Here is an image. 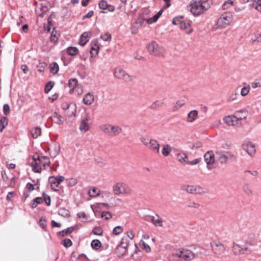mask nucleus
<instances>
[{
  "mask_svg": "<svg viewBox=\"0 0 261 261\" xmlns=\"http://www.w3.org/2000/svg\"><path fill=\"white\" fill-rule=\"evenodd\" d=\"M212 0H198L188 7V9L194 15H199L207 10L212 5Z\"/></svg>",
  "mask_w": 261,
  "mask_h": 261,
  "instance_id": "obj_1",
  "label": "nucleus"
},
{
  "mask_svg": "<svg viewBox=\"0 0 261 261\" xmlns=\"http://www.w3.org/2000/svg\"><path fill=\"white\" fill-rule=\"evenodd\" d=\"M32 164V170L36 173H40L42 171L41 165L45 166L49 162V159L45 156H40L38 154L34 155Z\"/></svg>",
  "mask_w": 261,
  "mask_h": 261,
  "instance_id": "obj_2",
  "label": "nucleus"
},
{
  "mask_svg": "<svg viewBox=\"0 0 261 261\" xmlns=\"http://www.w3.org/2000/svg\"><path fill=\"white\" fill-rule=\"evenodd\" d=\"M99 128L105 134L111 137L116 136L122 132V128L119 126L110 124H102L99 126Z\"/></svg>",
  "mask_w": 261,
  "mask_h": 261,
  "instance_id": "obj_3",
  "label": "nucleus"
},
{
  "mask_svg": "<svg viewBox=\"0 0 261 261\" xmlns=\"http://www.w3.org/2000/svg\"><path fill=\"white\" fill-rule=\"evenodd\" d=\"M148 52L152 55L156 56H163L165 53V49L162 46H160L156 42L152 41L147 45Z\"/></svg>",
  "mask_w": 261,
  "mask_h": 261,
  "instance_id": "obj_4",
  "label": "nucleus"
},
{
  "mask_svg": "<svg viewBox=\"0 0 261 261\" xmlns=\"http://www.w3.org/2000/svg\"><path fill=\"white\" fill-rule=\"evenodd\" d=\"M129 241L126 237H123L121 239V242L117 245L115 249V253L119 257H122L125 254L128 245Z\"/></svg>",
  "mask_w": 261,
  "mask_h": 261,
  "instance_id": "obj_5",
  "label": "nucleus"
},
{
  "mask_svg": "<svg viewBox=\"0 0 261 261\" xmlns=\"http://www.w3.org/2000/svg\"><path fill=\"white\" fill-rule=\"evenodd\" d=\"M141 142L153 151L159 153L160 145L156 140L149 139L147 138H142Z\"/></svg>",
  "mask_w": 261,
  "mask_h": 261,
  "instance_id": "obj_6",
  "label": "nucleus"
},
{
  "mask_svg": "<svg viewBox=\"0 0 261 261\" xmlns=\"http://www.w3.org/2000/svg\"><path fill=\"white\" fill-rule=\"evenodd\" d=\"M176 255L186 260L189 261L195 257V254L188 249H182L176 251Z\"/></svg>",
  "mask_w": 261,
  "mask_h": 261,
  "instance_id": "obj_7",
  "label": "nucleus"
},
{
  "mask_svg": "<svg viewBox=\"0 0 261 261\" xmlns=\"http://www.w3.org/2000/svg\"><path fill=\"white\" fill-rule=\"evenodd\" d=\"M114 75L116 78L123 80L126 82H129L133 80V76L129 75L121 68L116 69L114 72Z\"/></svg>",
  "mask_w": 261,
  "mask_h": 261,
  "instance_id": "obj_8",
  "label": "nucleus"
},
{
  "mask_svg": "<svg viewBox=\"0 0 261 261\" xmlns=\"http://www.w3.org/2000/svg\"><path fill=\"white\" fill-rule=\"evenodd\" d=\"M216 154L218 161L221 164H225L227 160H231L233 158V154L228 151H216Z\"/></svg>",
  "mask_w": 261,
  "mask_h": 261,
  "instance_id": "obj_9",
  "label": "nucleus"
},
{
  "mask_svg": "<svg viewBox=\"0 0 261 261\" xmlns=\"http://www.w3.org/2000/svg\"><path fill=\"white\" fill-rule=\"evenodd\" d=\"M232 15L230 13H225L218 20V23L222 27L225 28L230 23Z\"/></svg>",
  "mask_w": 261,
  "mask_h": 261,
  "instance_id": "obj_10",
  "label": "nucleus"
},
{
  "mask_svg": "<svg viewBox=\"0 0 261 261\" xmlns=\"http://www.w3.org/2000/svg\"><path fill=\"white\" fill-rule=\"evenodd\" d=\"M185 190L189 193L193 194H201L205 193L203 189L199 186H187Z\"/></svg>",
  "mask_w": 261,
  "mask_h": 261,
  "instance_id": "obj_11",
  "label": "nucleus"
},
{
  "mask_svg": "<svg viewBox=\"0 0 261 261\" xmlns=\"http://www.w3.org/2000/svg\"><path fill=\"white\" fill-rule=\"evenodd\" d=\"M211 245L212 250L216 254H221L224 251V246L220 242H214L213 243H211Z\"/></svg>",
  "mask_w": 261,
  "mask_h": 261,
  "instance_id": "obj_12",
  "label": "nucleus"
},
{
  "mask_svg": "<svg viewBox=\"0 0 261 261\" xmlns=\"http://www.w3.org/2000/svg\"><path fill=\"white\" fill-rule=\"evenodd\" d=\"M243 148L250 156H252L256 151L254 145L250 142L244 144Z\"/></svg>",
  "mask_w": 261,
  "mask_h": 261,
  "instance_id": "obj_13",
  "label": "nucleus"
},
{
  "mask_svg": "<svg viewBox=\"0 0 261 261\" xmlns=\"http://www.w3.org/2000/svg\"><path fill=\"white\" fill-rule=\"evenodd\" d=\"M204 159L207 165L212 164L215 162L214 154L212 151H208L205 153Z\"/></svg>",
  "mask_w": 261,
  "mask_h": 261,
  "instance_id": "obj_14",
  "label": "nucleus"
},
{
  "mask_svg": "<svg viewBox=\"0 0 261 261\" xmlns=\"http://www.w3.org/2000/svg\"><path fill=\"white\" fill-rule=\"evenodd\" d=\"M91 38V34L88 32H84L80 37V44L84 46Z\"/></svg>",
  "mask_w": 261,
  "mask_h": 261,
  "instance_id": "obj_15",
  "label": "nucleus"
},
{
  "mask_svg": "<svg viewBox=\"0 0 261 261\" xmlns=\"http://www.w3.org/2000/svg\"><path fill=\"white\" fill-rule=\"evenodd\" d=\"M72 107V109H73V111H72L71 114H70V116H75L76 113V105L75 104H71L68 102H63L61 105V108L63 110H66L69 109L70 108Z\"/></svg>",
  "mask_w": 261,
  "mask_h": 261,
  "instance_id": "obj_16",
  "label": "nucleus"
},
{
  "mask_svg": "<svg viewBox=\"0 0 261 261\" xmlns=\"http://www.w3.org/2000/svg\"><path fill=\"white\" fill-rule=\"evenodd\" d=\"M88 119L86 118L81 120L80 125V129L82 132H86L88 131L89 129V126L88 124Z\"/></svg>",
  "mask_w": 261,
  "mask_h": 261,
  "instance_id": "obj_17",
  "label": "nucleus"
},
{
  "mask_svg": "<svg viewBox=\"0 0 261 261\" xmlns=\"http://www.w3.org/2000/svg\"><path fill=\"white\" fill-rule=\"evenodd\" d=\"M99 49V45L96 43L92 42L91 43L90 54L91 57H94L98 54Z\"/></svg>",
  "mask_w": 261,
  "mask_h": 261,
  "instance_id": "obj_18",
  "label": "nucleus"
},
{
  "mask_svg": "<svg viewBox=\"0 0 261 261\" xmlns=\"http://www.w3.org/2000/svg\"><path fill=\"white\" fill-rule=\"evenodd\" d=\"M94 99V96L91 93H88L83 98V102L86 105L90 106L92 103Z\"/></svg>",
  "mask_w": 261,
  "mask_h": 261,
  "instance_id": "obj_19",
  "label": "nucleus"
},
{
  "mask_svg": "<svg viewBox=\"0 0 261 261\" xmlns=\"http://www.w3.org/2000/svg\"><path fill=\"white\" fill-rule=\"evenodd\" d=\"M49 182L53 190L55 191H59V185L57 184V179L55 176H50L49 177Z\"/></svg>",
  "mask_w": 261,
  "mask_h": 261,
  "instance_id": "obj_20",
  "label": "nucleus"
},
{
  "mask_svg": "<svg viewBox=\"0 0 261 261\" xmlns=\"http://www.w3.org/2000/svg\"><path fill=\"white\" fill-rule=\"evenodd\" d=\"M243 191L248 197H251L253 194L251 188L248 184H245L243 185Z\"/></svg>",
  "mask_w": 261,
  "mask_h": 261,
  "instance_id": "obj_21",
  "label": "nucleus"
},
{
  "mask_svg": "<svg viewBox=\"0 0 261 261\" xmlns=\"http://www.w3.org/2000/svg\"><path fill=\"white\" fill-rule=\"evenodd\" d=\"M78 81L76 79H70L68 81V86L70 88V93H72L73 90L76 87Z\"/></svg>",
  "mask_w": 261,
  "mask_h": 261,
  "instance_id": "obj_22",
  "label": "nucleus"
},
{
  "mask_svg": "<svg viewBox=\"0 0 261 261\" xmlns=\"http://www.w3.org/2000/svg\"><path fill=\"white\" fill-rule=\"evenodd\" d=\"M236 115H237L239 120H241L246 118L248 115V112L245 109H242L237 111Z\"/></svg>",
  "mask_w": 261,
  "mask_h": 261,
  "instance_id": "obj_23",
  "label": "nucleus"
},
{
  "mask_svg": "<svg viewBox=\"0 0 261 261\" xmlns=\"http://www.w3.org/2000/svg\"><path fill=\"white\" fill-rule=\"evenodd\" d=\"M197 117V112L196 110L190 111L188 114V121L192 122L194 121Z\"/></svg>",
  "mask_w": 261,
  "mask_h": 261,
  "instance_id": "obj_24",
  "label": "nucleus"
},
{
  "mask_svg": "<svg viewBox=\"0 0 261 261\" xmlns=\"http://www.w3.org/2000/svg\"><path fill=\"white\" fill-rule=\"evenodd\" d=\"M171 150L172 147L168 144H165L163 145L162 153L164 156H167L169 155V153Z\"/></svg>",
  "mask_w": 261,
  "mask_h": 261,
  "instance_id": "obj_25",
  "label": "nucleus"
},
{
  "mask_svg": "<svg viewBox=\"0 0 261 261\" xmlns=\"http://www.w3.org/2000/svg\"><path fill=\"white\" fill-rule=\"evenodd\" d=\"M113 191L116 195L122 194L121 184L118 182L114 185L113 186Z\"/></svg>",
  "mask_w": 261,
  "mask_h": 261,
  "instance_id": "obj_26",
  "label": "nucleus"
},
{
  "mask_svg": "<svg viewBox=\"0 0 261 261\" xmlns=\"http://www.w3.org/2000/svg\"><path fill=\"white\" fill-rule=\"evenodd\" d=\"M74 230L73 227H68L64 230L58 232V234L62 237H65L72 233Z\"/></svg>",
  "mask_w": 261,
  "mask_h": 261,
  "instance_id": "obj_27",
  "label": "nucleus"
},
{
  "mask_svg": "<svg viewBox=\"0 0 261 261\" xmlns=\"http://www.w3.org/2000/svg\"><path fill=\"white\" fill-rule=\"evenodd\" d=\"M50 71L54 74H57L59 71V66L56 62H53L49 65Z\"/></svg>",
  "mask_w": 261,
  "mask_h": 261,
  "instance_id": "obj_28",
  "label": "nucleus"
},
{
  "mask_svg": "<svg viewBox=\"0 0 261 261\" xmlns=\"http://www.w3.org/2000/svg\"><path fill=\"white\" fill-rule=\"evenodd\" d=\"M31 135L33 138L36 139L40 136L41 134V129L40 127H35L31 130Z\"/></svg>",
  "mask_w": 261,
  "mask_h": 261,
  "instance_id": "obj_29",
  "label": "nucleus"
},
{
  "mask_svg": "<svg viewBox=\"0 0 261 261\" xmlns=\"http://www.w3.org/2000/svg\"><path fill=\"white\" fill-rule=\"evenodd\" d=\"M8 124V119L6 117H3L0 120V132H3L4 129Z\"/></svg>",
  "mask_w": 261,
  "mask_h": 261,
  "instance_id": "obj_30",
  "label": "nucleus"
},
{
  "mask_svg": "<svg viewBox=\"0 0 261 261\" xmlns=\"http://www.w3.org/2000/svg\"><path fill=\"white\" fill-rule=\"evenodd\" d=\"M67 53L70 56H75L79 53L78 48L76 47H69L67 48Z\"/></svg>",
  "mask_w": 261,
  "mask_h": 261,
  "instance_id": "obj_31",
  "label": "nucleus"
},
{
  "mask_svg": "<svg viewBox=\"0 0 261 261\" xmlns=\"http://www.w3.org/2000/svg\"><path fill=\"white\" fill-rule=\"evenodd\" d=\"M59 215L62 216L65 218L68 217L70 216V213L68 210L65 208H60L58 212Z\"/></svg>",
  "mask_w": 261,
  "mask_h": 261,
  "instance_id": "obj_32",
  "label": "nucleus"
},
{
  "mask_svg": "<svg viewBox=\"0 0 261 261\" xmlns=\"http://www.w3.org/2000/svg\"><path fill=\"white\" fill-rule=\"evenodd\" d=\"M101 242L98 240H93L91 243V246L93 249L98 250L101 246Z\"/></svg>",
  "mask_w": 261,
  "mask_h": 261,
  "instance_id": "obj_33",
  "label": "nucleus"
},
{
  "mask_svg": "<svg viewBox=\"0 0 261 261\" xmlns=\"http://www.w3.org/2000/svg\"><path fill=\"white\" fill-rule=\"evenodd\" d=\"M177 159L180 162H185L187 163V155L184 153H179L177 154L176 156Z\"/></svg>",
  "mask_w": 261,
  "mask_h": 261,
  "instance_id": "obj_34",
  "label": "nucleus"
},
{
  "mask_svg": "<svg viewBox=\"0 0 261 261\" xmlns=\"http://www.w3.org/2000/svg\"><path fill=\"white\" fill-rule=\"evenodd\" d=\"M90 197H95L99 195V190L96 188H93L89 191Z\"/></svg>",
  "mask_w": 261,
  "mask_h": 261,
  "instance_id": "obj_35",
  "label": "nucleus"
},
{
  "mask_svg": "<svg viewBox=\"0 0 261 261\" xmlns=\"http://www.w3.org/2000/svg\"><path fill=\"white\" fill-rule=\"evenodd\" d=\"M252 7L261 12V0L253 1Z\"/></svg>",
  "mask_w": 261,
  "mask_h": 261,
  "instance_id": "obj_36",
  "label": "nucleus"
},
{
  "mask_svg": "<svg viewBox=\"0 0 261 261\" xmlns=\"http://www.w3.org/2000/svg\"><path fill=\"white\" fill-rule=\"evenodd\" d=\"M250 86L253 89L261 87V77L256 79L253 82L251 83Z\"/></svg>",
  "mask_w": 261,
  "mask_h": 261,
  "instance_id": "obj_37",
  "label": "nucleus"
},
{
  "mask_svg": "<svg viewBox=\"0 0 261 261\" xmlns=\"http://www.w3.org/2000/svg\"><path fill=\"white\" fill-rule=\"evenodd\" d=\"M54 86V82L53 81H49L47 83V84L45 85V89H44V92L46 93H48L51 89L53 88Z\"/></svg>",
  "mask_w": 261,
  "mask_h": 261,
  "instance_id": "obj_38",
  "label": "nucleus"
},
{
  "mask_svg": "<svg viewBox=\"0 0 261 261\" xmlns=\"http://www.w3.org/2000/svg\"><path fill=\"white\" fill-rule=\"evenodd\" d=\"M184 21V17L182 16L175 17L173 18L172 23L175 25H181V23Z\"/></svg>",
  "mask_w": 261,
  "mask_h": 261,
  "instance_id": "obj_39",
  "label": "nucleus"
},
{
  "mask_svg": "<svg viewBox=\"0 0 261 261\" xmlns=\"http://www.w3.org/2000/svg\"><path fill=\"white\" fill-rule=\"evenodd\" d=\"M233 2L232 0H227L225 1L223 4L222 8V9L225 10L228 9L233 5Z\"/></svg>",
  "mask_w": 261,
  "mask_h": 261,
  "instance_id": "obj_40",
  "label": "nucleus"
},
{
  "mask_svg": "<svg viewBox=\"0 0 261 261\" xmlns=\"http://www.w3.org/2000/svg\"><path fill=\"white\" fill-rule=\"evenodd\" d=\"M53 117L54 118H57V121L56 123L58 124H61L63 123V121L62 120V116L59 114L57 112H55L53 114Z\"/></svg>",
  "mask_w": 261,
  "mask_h": 261,
  "instance_id": "obj_41",
  "label": "nucleus"
},
{
  "mask_svg": "<svg viewBox=\"0 0 261 261\" xmlns=\"http://www.w3.org/2000/svg\"><path fill=\"white\" fill-rule=\"evenodd\" d=\"M46 66L47 64L45 62H40L37 65V68L39 72H42L44 71Z\"/></svg>",
  "mask_w": 261,
  "mask_h": 261,
  "instance_id": "obj_42",
  "label": "nucleus"
},
{
  "mask_svg": "<svg viewBox=\"0 0 261 261\" xmlns=\"http://www.w3.org/2000/svg\"><path fill=\"white\" fill-rule=\"evenodd\" d=\"M140 244L142 246V248L145 250L147 252H149L151 251L150 246L144 241L141 240L140 242Z\"/></svg>",
  "mask_w": 261,
  "mask_h": 261,
  "instance_id": "obj_43",
  "label": "nucleus"
},
{
  "mask_svg": "<svg viewBox=\"0 0 261 261\" xmlns=\"http://www.w3.org/2000/svg\"><path fill=\"white\" fill-rule=\"evenodd\" d=\"M42 196L43 200L45 202L46 205L47 206H49L50 205V197L47 194H45L44 192L42 193Z\"/></svg>",
  "mask_w": 261,
  "mask_h": 261,
  "instance_id": "obj_44",
  "label": "nucleus"
},
{
  "mask_svg": "<svg viewBox=\"0 0 261 261\" xmlns=\"http://www.w3.org/2000/svg\"><path fill=\"white\" fill-rule=\"evenodd\" d=\"M142 25L138 23V22H136V21L133 23L132 25V32L133 33H136V32L141 28Z\"/></svg>",
  "mask_w": 261,
  "mask_h": 261,
  "instance_id": "obj_45",
  "label": "nucleus"
},
{
  "mask_svg": "<svg viewBox=\"0 0 261 261\" xmlns=\"http://www.w3.org/2000/svg\"><path fill=\"white\" fill-rule=\"evenodd\" d=\"M191 25V21L189 20L185 21L184 20L181 23V25H180V28L181 29L185 30L186 29H188V27H190Z\"/></svg>",
  "mask_w": 261,
  "mask_h": 261,
  "instance_id": "obj_46",
  "label": "nucleus"
},
{
  "mask_svg": "<svg viewBox=\"0 0 261 261\" xmlns=\"http://www.w3.org/2000/svg\"><path fill=\"white\" fill-rule=\"evenodd\" d=\"M46 220L45 218H41L39 220V226L43 230H46Z\"/></svg>",
  "mask_w": 261,
  "mask_h": 261,
  "instance_id": "obj_47",
  "label": "nucleus"
},
{
  "mask_svg": "<svg viewBox=\"0 0 261 261\" xmlns=\"http://www.w3.org/2000/svg\"><path fill=\"white\" fill-rule=\"evenodd\" d=\"M123 231V228L120 226L115 227L113 230V233L115 235H119Z\"/></svg>",
  "mask_w": 261,
  "mask_h": 261,
  "instance_id": "obj_48",
  "label": "nucleus"
},
{
  "mask_svg": "<svg viewBox=\"0 0 261 261\" xmlns=\"http://www.w3.org/2000/svg\"><path fill=\"white\" fill-rule=\"evenodd\" d=\"M62 244H63L64 247L68 248L72 245V243L70 239H65L62 241Z\"/></svg>",
  "mask_w": 261,
  "mask_h": 261,
  "instance_id": "obj_49",
  "label": "nucleus"
},
{
  "mask_svg": "<svg viewBox=\"0 0 261 261\" xmlns=\"http://www.w3.org/2000/svg\"><path fill=\"white\" fill-rule=\"evenodd\" d=\"M163 102L161 101H155L154 102H153L150 106V108L151 109H156L158 107H160L161 106H162L163 105Z\"/></svg>",
  "mask_w": 261,
  "mask_h": 261,
  "instance_id": "obj_50",
  "label": "nucleus"
},
{
  "mask_svg": "<svg viewBox=\"0 0 261 261\" xmlns=\"http://www.w3.org/2000/svg\"><path fill=\"white\" fill-rule=\"evenodd\" d=\"M185 104L184 100H180L176 102L175 105L173 107V110L175 111L179 109V108L181 107L182 106H184Z\"/></svg>",
  "mask_w": 261,
  "mask_h": 261,
  "instance_id": "obj_51",
  "label": "nucleus"
},
{
  "mask_svg": "<svg viewBox=\"0 0 261 261\" xmlns=\"http://www.w3.org/2000/svg\"><path fill=\"white\" fill-rule=\"evenodd\" d=\"M92 232L94 234L97 236H101L102 234V229L98 227H95L92 230Z\"/></svg>",
  "mask_w": 261,
  "mask_h": 261,
  "instance_id": "obj_52",
  "label": "nucleus"
},
{
  "mask_svg": "<svg viewBox=\"0 0 261 261\" xmlns=\"http://www.w3.org/2000/svg\"><path fill=\"white\" fill-rule=\"evenodd\" d=\"M159 17L158 16V15L156 14H155L153 17H152L150 18H147L146 19V21L148 23L151 24L152 22H154L158 20V19H159Z\"/></svg>",
  "mask_w": 261,
  "mask_h": 261,
  "instance_id": "obj_53",
  "label": "nucleus"
},
{
  "mask_svg": "<svg viewBox=\"0 0 261 261\" xmlns=\"http://www.w3.org/2000/svg\"><path fill=\"white\" fill-rule=\"evenodd\" d=\"M60 145L59 144L56 145V151H53L51 150V151H50L51 156L53 158L56 157L57 155L59 154V152H60Z\"/></svg>",
  "mask_w": 261,
  "mask_h": 261,
  "instance_id": "obj_54",
  "label": "nucleus"
},
{
  "mask_svg": "<svg viewBox=\"0 0 261 261\" xmlns=\"http://www.w3.org/2000/svg\"><path fill=\"white\" fill-rule=\"evenodd\" d=\"M121 184L123 194L129 193L130 191L129 187L125 184H123V183H121Z\"/></svg>",
  "mask_w": 261,
  "mask_h": 261,
  "instance_id": "obj_55",
  "label": "nucleus"
},
{
  "mask_svg": "<svg viewBox=\"0 0 261 261\" xmlns=\"http://www.w3.org/2000/svg\"><path fill=\"white\" fill-rule=\"evenodd\" d=\"M98 5H99V7L100 9H102V10H107V8L108 5L107 4V2L106 1L101 0L99 3Z\"/></svg>",
  "mask_w": 261,
  "mask_h": 261,
  "instance_id": "obj_56",
  "label": "nucleus"
},
{
  "mask_svg": "<svg viewBox=\"0 0 261 261\" xmlns=\"http://www.w3.org/2000/svg\"><path fill=\"white\" fill-rule=\"evenodd\" d=\"M101 217L106 220H108L111 218L112 215L109 212H103L101 214Z\"/></svg>",
  "mask_w": 261,
  "mask_h": 261,
  "instance_id": "obj_57",
  "label": "nucleus"
},
{
  "mask_svg": "<svg viewBox=\"0 0 261 261\" xmlns=\"http://www.w3.org/2000/svg\"><path fill=\"white\" fill-rule=\"evenodd\" d=\"M3 113L5 115H8L10 113V107L8 104L6 103L3 106Z\"/></svg>",
  "mask_w": 261,
  "mask_h": 261,
  "instance_id": "obj_58",
  "label": "nucleus"
},
{
  "mask_svg": "<svg viewBox=\"0 0 261 261\" xmlns=\"http://www.w3.org/2000/svg\"><path fill=\"white\" fill-rule=\"evenodd\" d=\"M100 38L103 40L105 41L111 40V35L109 33H106L104 35H102L100 36Z\"/></svg>",
  "mask_w": 261,
  "mask_h": 261,
  "instance_id": "obj_59",
  "label": "nucleus"
},
{
  "mask_svg": "<svg viewBox=\"0 0 261 261\" xmlns=\"http://www.w3.org/2000/svg\"><path fill=\"white\" fill-rule=\"evenodd\" d=\"M224 121L229 125H234V124L232 122L231 116H228L224 117Z\"/></svg>",
  "mask_w": 261,
  "mask_h": 261,
  "instance_id": "obj_60",
  "label": "nucleus"
},
{
  "mask_svg": "<svg viewBox=\"0 0 261 261\" xmlns=\"http://www.w3.org/2000/svg\"><path fill=\"white\" fill-rule=\"evenodd\" d=\"M249 91V86L244 87L241 89V94L243 96H246Z\"/></svg>",
  "mask_w": 261,
  "mask_h": 261,
  "instance_id": "obj_61",
  "label": "nucleus"
},
{
  "mask_svg": "<svg viewBox=\"0 0 261 261\" xmlns=\"http://www.w3.org/2000/svg\"><path fill=\"white\" fill-rule=\"evenodd\" d=\"M231 117L232 119V122L234 124V125H238V121H240L239 118L238 117L237 115H231Z\"/></svg>",
  "mask_w": 261,
  "mask_h": 261,
  "instance_id": "obj_62",
  "label": "nucleus"
},
{
  "mask_svg": "<svg viewBox=\"0 0 261 261\" xmlns=\"http://www.w3.org/2000/svg\"><path fill=\"white\" fill-rule=\"evenodd\" d=\"M15 193L14 192H10L8 193L6 199L8 201H12L13 200Z\"/></svg>",
  "mask_w": 261,
  "mask_h": 261,
  "instance_id": "obj_63",
  "label": "nucleus"
},
{
  "mask_svg": "<svg viewBox=\"0 0 261 261\" xmlns=\"http://www.w3.org/2000/svg\"><path fill=\"white\" fill-rule=\"evenodd\" d=\"M93 14H94L93 11H92V10L90 11L87 14H86L85 15L83 16L82 20H84L86 18H91V17H92Z\"/></svg>",
  "mask_w": 261,
  "mask_h": 261,
  "instance_id": "obj_64",
  "label": "nucleus"
}]
</instances>
